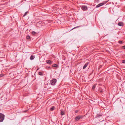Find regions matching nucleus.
I'll list each match as a JSON object with an SVG mask.
<instances>
[{
	"label": "nucleus",
	"instance_id": "423d86ee",
	"mask_svg": "<svg viewBox=\"0 0 125 125\" xmlns=\"http://www.w3.org/2000/svg\"><path fill=\"white\" fill-rule=\"evenodd\" d=\"M46 62L49 64H50L52 63V62L50 60H47L46 61Z\"/></svg>",
	"mask_w": 125,
	"mask_h": 125
},
{
	"label": "nucleus",
	"instance_id": "393cba45",
	"mask_svg": "<svg viewBox=\"0 0 125 125\" xmlns=\"http://www.w3.org/2000/svg\"><path fill=\"white\" fill-rule=\"evenodd\" d=\"M50 67H48V68H50Z\"/></svg>",
	"mask_w": 125,
	"mask_h": 125
},
{
	"label": "nucleus",
	"instance_id": "412c9836",
	"mask_svg": "<svg viewBox=\"0 0 125 125\" xmlns=\"http://www.w3.org/2000/svg\"><path fill=\"white\" fill-rule=\"evenodd\" d=\"M122 62L123 63H125V60H123Z\"/></svg>",
	"mask_w": 125,
	"mask_h": 125
},
{
	"label": "nucleus",
	"instance_id": "a211bd4d",
	"mask_svg": "<svg viewBox=\"0 0 125 125\" xmlns=\"http://www.w3.org/2000/svg\"><path fill=\"white\" fill-rule=\"evenodd\" d=\"M36 32H35V31H32V34L33 35H34V34H36Z\"/></svg>",
	"mask_w": 125,
	"mask_h": 125
},
{
	"label": "nucleus",
	"instance_id": "aec40b11",
	"mask_svg": "<svg viewBox=\"0 0 125 125\" xmlns=\"http://www.w3.org/2000/svg\"><path fill=\"white\" fill-rule=\"evenodd\" d=\"M118 43L120 44H122V42L121 41H119L118 42Z\"/></svg>",
	"mask_w": 125,
	"mask_h": 125
},
{
	"label": "nucleus",
	"instance_id": "20e7f679",
	"mask_svg": "<svg viewBox=\"0 0 125 125\" xmlns=\"http://www.w3.org/2000/svg\"><path fill=\"white\" fill-rule=\"evenodd\" d=\"M57 80L56 79H54L50 81V83L51 85H54L56 83Z\"/></svg>",
	"mask_w": 125,
	"mask_h": 125
},
{
	"label": "nucleus",
	"instance_id": "4be33fe9",
	"mask_svg": "<svg viewBox=\"0 0 125 125\" xmlns=\"http://www.w3.org/2000/svg\"><path fill=\"white\" fill-rule=\"evenodd\" d=\"M3 76V74H1L0 75V77H2Z\"/></svg>",
	"mask_w": 125,
	"mask_h": 125
},
{
	"label": "nucleus",
	"instance_id": "6ab92c4d",
	"mask_svg": "<svg viewBox=\"0 0 125 125\" xmlns=\"http://www.w3.org/2000/svg\"><path fill=\"white\" fill-rule=\"evenodd\" d=\"M80 27V26H77V27H75L74 28H73L72 29H71V30H73L74 29H75V28H78V27Z\"/></svg>",
	"mask_w": 125,
	"mask_h": 125
},
{
	"label": "nucleus",
	"instance_id": "f3484780",
	"mask_svg": "<svg viewBox=\"0 0 125 125\" xmlns=\"http://www.w3.org/2000/svg\"><path fill=\"white\" fill-rule=\"evenodd\" d=\"M30 38V36L28 35L26 37V38L28 39H29Z\"/></svg>",
	"mask_w": 125,
	"mask_h": 125
},
{
	"label": "nucleus",
	"instance_id": "39448f33",
	"mask_svg": "<svg viewBox=\"0 0 125 125\" xmlns=\"http://www.w3.org/2000/svg\"><path fill=\"white\" fill-rule=\"evenodd\" d=\"M80 7L83 11H86L88 10L87 7L86 6H80Z\"/></svg>",
	"mask_w": 125,
	"mask_h": 125
},
{
	"label": "nucleus",
	"instance_id": "f257e3e1",
	"mask_svg": "<svg viewBox=\"0 0 125 125\" xmlns=\"http://www.w3.org/2000/svg\"><path fill=\"white\" fill-rule=\"evenodd\" d=\"M85 116V115H79L77 116L75 118V119L76 121H78L80 119H83Z\"/></svg>",
	"mask_w": 125,
	"mask_h": 125
},
{
	"label": "nucleus",
	"instance_id": "dca6fc26",
	"mask_svg": "<svg viewBox=\"0 0 125 125\" xmlns=\"http://www.w3.org/2000/svg\"><path fill=\"white\" fill-rule=\"evenodd\" d=\"M28 12V11H26V12L25 13H24V15H23V17H24L25 16L27 15V14Z\"/></svg>",
	"mask_w": 125,
	"mask_h": 125
},
{
	"label": "nucleus",
	"instance_id": "b1692460",
	"mask_svg": "<svg viewBox=\"0 0 125 125\" xmlns=\"http://www.w3.org/2000/svg\"><path fill=\"white\" fill-rule=\"evenodd\" d=\"M78 112V110H76L75 111V112L76 113H77Z\"/></svg>",
	"mask_w": 125,
	"mask_h": 125
},
{
	"label": "nucleus",
	"instance_id": "f8f14e48",
	"mask_svg": "<svg viewBox=\"0 0 125 125\" xmlns=\"http://www.w3.org/2000/svg\"><path fill=\"white\" fill-rule=\"evenodd\" d=\"M99 91L101 93H102L103 92V90L101 88H99Z\"/></svg>",
	"mask_w": 125,
	"mask_h": 125
},
{
	"label": "nucleus",
	"instance_id": "f03ea898",
	"mask_svg": "<svg viewBox=\"0 0 125 125\" xmlns=\"http://www.w3.org/2000/svg\"><path fill=\"white\" fill-rule=\"evenodd\" d=\"M108 1H104L102 2L99 3L96 6V8H98L101 6H102L104 5Z\"/></svg>",
	"mask_w": 125,
	"mask_h": 125
},
{
	"label": "nucleus",
	"instance_id": "5701e85b",
	"mask_svg": "<svg viewBox=\"0 0 125 125\" xmlns=\"http://www.w3.org/2000/svg\"><path fill=\"white\" fill-rule=\"evenodd\" d=\"M122 47L123 49H125V45L123 46Z\"/></svg>",
	"mask_w": 125,
	"mask_h": 125
},
{
	"label": "nucleus",
	"instance_id": "9b49d317",
	"mask_svg": "<svg viewBox=\"0 0 125 125\" xmlns=\"http://www.w3.org/2000/svg\"><path fill=\"white\" fill-rule=\"evenodd\" d=\"M41 76H43V74L41 72H39L38 73Z\"/></svg>",
	"mask_w": 125,
	"mask_h": 125
},
{
	"label": "nucleus",
	"instance_id": "0eeeda50",
	"mask_svg": "<svg viewBox=\"0 0 125 125\" xmlns=\"http://www.w3.org/2000/svg\"><path fill=\"white\" fill-rule=\"evenodd\" d=\"M118 25L120 26H123L124 24L123 22H121L118 23Z\"/></svg>",
	"mask_w": 125,
	"mask_h": 125
},
{
	"label": "nucleus",
	"instance_id": "2eb2a0df",
	"mask_svg": "<svg viewBox=\"0 0 125 125\" xmlns=\"http://www.w3.org/2000/svg\"><path fill=\"white\" fill-rule=\"evenodd\" d=\"M95 85H93L92 87V89L93 90H94L95 89Z\"/></svg>",
	"mask_w": 125,
	"mask_h": 125
},
{
	"label": "nucleus",
	"instance_id": "9d476101",
	"mask_svg": "<svg viewBox=\"0 0 125 125\" xmlns=\"http://www.w3.org/2000/svg\"><path fill=\"white\" fill-rule=\"evenodd\" d=\"M55 107L54 106H52L50 109V110L51 111H52L54 109Z\"/></svg>",
	"mask_w": 125,
	"mask_h": 125
},
{
	"label": "nucleus",
	"instance_id": "ddd939ff",
	"mask_svg": "<svg viewBox=\"0 0 125 125\" xmlns=\"http://www.w3.org/2000/svg\"><path fill=\"white\" fill-rule=\"evenodd\" d=\"M52 66L54 67H57L58 66L56 64H54L53 65H52Z\"/></svg>",
	"mask_w": 125,
	"mask_h": 125
},
{
	"label": "nucleus",
	"instance_id": "1a4fd4ad",
	"mask_svg": "<svg viewBox=\"0 0 125 125\" xmlns=\"http://www.w3.org/2000/svg\"><path fill=\"white\" fill-rule=\"evenodd\" d=\"M35 58L34 56L31 55L30 58V59L31 60H32L34 59Z\"/></svg>",
	"mask_w": 125,
	"mask_h": 125
},
{
	"label": "nucleus",
	"instance_id": "7ed1b4c3",
	"mask_svg": "<svg viewBox=\"0 0 125 125\" xmlns=\"http://www.w3.org/2000/svg\"><path fill=\"white\" fill-rule=\"evenodd\" d=\"M4 115L0 113V122H2L3 121L4 118Z\"/></svg>",
	"mask_w": 125,
	"mask_h": 125
},
{
	"label": "nucleus",
	"instance_id": "6e6552de",
	"mask_svg": "<svg viewBox=\"0 0 125 125\" xmlns=\"http://www.w3.org/2000/svg\"><path fill=\"white\" fill-rule=\"evenodd\" d=\"M88 64H89L88 62H87V63H86L83 66V69H85L87 67V66L88 65Z\"/></svg>",
	"mask_w": 125,
	"mask_h": 125
},
{
	"label": "nucleus",
	"instance_id": "4468645a",
	"mask_svg": "<svg viewBox=\"0 0 125 125\" xmlns=\"http://www.w3.org/2000/svg\"><path fill=\"white\" fill-rule=\"evenodd\" d=\"M61 114L62 115H64V113L63 111H61Z\"/></svg>",
	"mask_w": 125,
	"mask_h": 125
}]
</instances>
